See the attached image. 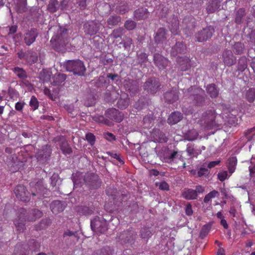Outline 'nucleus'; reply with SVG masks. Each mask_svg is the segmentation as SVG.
Returning a JSON list of instances; mask_svg holds the SVG:
<instances>
[{
    "instance_id": "1",
    "label": "nucleus",
    "mask_w": 255,
    "mask_h": 255,
    "mask_svg": "<svg viewBox=\"0 0 255 255\" xmlns=\"http://www.w3.org/2000/svg\"><path fill=\"white\" fill-rule=\"evenodd\" d=\"M54 34L51 38L50 42L53 48L58 51H61L69 42L70 37L68 34V29L60 25L54 27Z\"/></svg>"
},
{
    "instance_id": "2",
    "label": "nucleus",
    "mask_w": 255,
    "mask_h": 255,
    "mask_svg": "<svg viewBox=\"0 0 255 255\" xmlns=\"http://www.w3.org/2000/svg\"><path fill=\"white\" fill-rule=\"evenodd\" d=\"M106 208H101V210L97 211L99 216L91 221V227L92 230L97 234H104L108 230L107 221L111 220V216Z\"/></svg>"
},
{
    "instance_id": "3",
    "label": "nucleus",
    "mask_w": 255,
    "mask_h": 255,
    "mask_svg": "<svg viewBox=\"0 0 255 255\" xmlns=\"http://www.w3.org/2000/svg\"><path fill=\"white\" fill-rule=\"evenodd\" d=\"M73 182L76 188L81 186L83 182L91 189H97L100 186L98 175L93 173L88 172L83 175L82 173L77 172L73 177Z\"/></svg>"
},
{
    "instance_id": "4",
    "label": "nucleus",
    "mask_w": 255,
    "mask_h": 255,
    "mask_svg": "<svg viewBox=\"0 0 255 255\" xmlns=\"http://www.w3.org/2000/svg\"><path fill=\"white\" fill-rule=\"evenodd\" d=\"M186 96H189L193 100L194 104L199 107L204 106L206 99L204 91L201 88L191 87L187 90Z\"/></svg>"
},
{
    "instance_id": "5",
    "label": "nucleus",
    "mask_w": 255,
    "mask_h": 255,
    "mask_svg": "<svg viewBox=\"0 0 255 255\" xmlns=\"http://www.w3.org/2000/svg\"><path fill=\"white\" fill-rule=\"evenodd\" d=\"M64 67L67 71L78 76H84L86 70L84 62L79 59L68 60L64 63Z\"/></svg>"
},
{
    "instance_id": "6",
    "label": "nucleus",
    "mask_w": 255,
    "mask_h": 255,
    "mask_svg": "<svg viewBox=\"0 0 255 255\" xmlns=\"http://www.w3.org/2000/svg\"><path fill=\"white\" fill-rule=\"evenodd\" d=\"M18 212L20 214L18 216L19 220H27L30 222H33L36 219L41 217L42 216V212L37 208H34L32 210V212L30 214H26V211L25 208H19Z\"/></svg>"
},
{
    "instance_id": "7",
    "label": "nucleus",
    "mask_w": 255,
    "mask_h": 255,
    "mask_svg": "<svg viewBox=\"0 0 255 255\" xmlns=\"http://www.w3.org/2000/svg\"><path fill=\"white\" fill-rule=\"evenodd\" d=\"M160 86L158 79L151 77L148 78L144 83L143 89L148 93L154 95L160 90Z\"/></svg>"
},
{
    "instance_id": "8",
    "label": "nucleus",
    "mask_w": 255,
    "mask_h": 255,
    "mask_svg": "<svg viewBox=\"0 0 255 255\" xmlns=\"http://www.w3.org/2000/svg\"><path fill=\"white\" fill-rule=\"evenodd\" d=\"M217 114L213 109L207 110L202 115V120L207 128L212 129L216 127L218 124L215 121Z\"/></svg>"
},
{
    "instance_id": "9",
    "label": "nucleus",
    "mask_w": 255,
    "mask_h": 255,
    "mask_svg": "<svg viewBox=\"0 0 255 255\" xmlns=\"http://www.w3.org/2000/svg\"><path fill=\"white\" fill-rule=\"evenodd\" d=\"M136 236L135 232L131 228L124 231L119 236V242L121 244H132L133 243Z\"/></svg>"
},
{
    "instance_id": "10",
    "label": "nucleus",
    "mask_w": 255,
    "mask_h": 255,
    "mask_svg": "<svg viewBox=\"0 0 255 255\" xmlns=\"http://www.w3.org/2000/svg\"><path fill=\"white\" fill-rule=\"evenodd\" d=\"M214 31V28L213 26H207L196 33L195 38L198 42L205 41L212 37Z\"/></svg>"
},
{
    "instance_id": "11",
    "label": "nucleus",
    "mask_w": 255,
    "mask_h": 255,
    "mask_svg": "<svg viewBox=\"0 0 255 255\" xmlns=\"http://www.w3.org/2000/svg\"><path fill=\"white\" fill-rule=\"evenodd\" d=\"M153 62L159 70L162 71L166 69L170 64V61L166 57L159 53L153 55Z\"/></svg>"
},
{
    "instance_id": "12",
    "label": "nucleus",
    "mask_w": 255,
    "mask_h": 255,
    "mask_svg": "<svg viewBox=\"0 0 255 255\" xmlns=\"http://www.w3.org/2000/svg\"><path fill=\"white\" fill-rule=\"evenodd\" d=\"M14 192L16 197L19 200L24 202H26L29 201L30 194L24 186L22 185H18L16 186L14 189Z\"/></svg>"
},
{
    "instance_id": "13",
    "label": "nucleus",
    "mask_w": 255,
    "mask_h": 255,
    "mask_svg": "<svg viewBox=\"0 0 255 255\" xmlns=\"http://www.w3.org/2000/svg\"><path fill=\"white\" fill-rule=\"evenodd\" d=\"M105 116L109 120L117 123H120L123 120V115L115 108H110L105 111Z\"/></svg>"
},
{
    "instance_id": "14",
    "label": "nucleus",
    "mask_w": 255,
    "mask_h": 255,
    "mask_svg": "<svg viewBox=\"0 0 255 255\" xmlns=\"http://www.w3.org/2000/svg\"><path fill=\"white\" fill-rule=\"evenodd\" d=\"M38 35L37 30L36 28H31L23 34V41L27 46H30L35 42Z\"/></svg>"
},
{
    "instance_id": "15",
    "label": "nucleus",
    "mask_w": 255,
    "mask_h": 255,
    "mask_svg": "<svg viewBox=\"0 0 255 255\" xmlns=\"http://www.w3.org/2000/svg\"><path fill=\"white\" fill-rule=\"evenodd\" d=\"M176 61L178 65V68L181 71H186L191 67V60L187 56H178Z\"/></svg>"
},
{
    "instance_id": "16",
    "label": "nucleus",
    "mask_w": 255,
    "mask_h": 255,
    "mask_svg": "<svg viewBox=\"0 0 255 255\" xmlns=\"http://www.w3.org/2000/svg\"><path fill=\"white\" fill-rule=\"evenodd\" d=\"M186 46L182 42H177L172 47L170 54L172 57L179 56V54H185L186 52Z\"/></svg>"
},
{
    "instance_id": "17",
    "label": "nucleus",
    "mask_w": 255,
    "mask_h": 255,
    "mask_svg": "<svg viewBox=\"0 0 255 255\" xmlns=\"http://www.w3.org/2000/svg\"><path fill=\"white\" fill-rule=\"evenodd\" d=\"M52 152L51 146L48 144L43 146L35 154L36 158L40 160L43 159H46L50 156Z\"/></svg>"
},
{
    "instance_id": "18",
    "label": "nucleus",
    "mask_w": 255,
    "mask_h": 255,
    "mask_svg": "<svg viewBox=\"0 0 255 255\" xmlns=\"http://www.w3.org/2000/svg\"><path fill=\"white\" fill-rule=\"evenodd\" d=\"M167 37V32L164 28L161 27L157 29L154 37L155 42L157 44H162L165 42Z\"/></svg>"
},
{
    "instance_id": "19",
    "label": "nucleus",
    "mask_w": 255,
    "mask_h": 255,
    "mask_svg": "<svg viewBox=\"0 0 255 255\" xmlns=\"http://www.w3.org/2000/svg\"><path fill=\"white\" fill-rule=\"evenodd\" d=\"M224 63L228 66H231L236 63V58L230 50H225L223 53Z\"/></svg>"
},
{
    "instance_id": "20",
    "label": "nucleus",
    "mask_w": 255,
    "mask_h": 255,
    "mask_svg": "<svg viewBox=\"0 0 255 255\" xmlns=\"http://www.w3.org/2000/svg\"><path fill=\"white\" fill-rule=\"evenodd\" d=\"M100 24L95 21H92L85 24V31L90 35L96 34L100 30Z\"/></svg>"
},
{
    "instance_id": "21",
    "label": "nucleus",
    "mask_w": 255,
    "mask_h": 255,
    "mask_svg": "<svg viewBox=\"0 0 255 255\" xmlns=\"http://www.w3.org/2000/svg\"><path fill=\"white\" fill-rule=\"evenodd\" d=\"M165 102L168 103H173L179 99L178 91L176 88H172L170 91L164 94Z\"/></svg>"
},
{
    "instance_id": "22",
    "label": "nucleus",
    "mask_w": 255,
    "mask_h": 255,
    "mask_svg": "<svg viewBox=\"0 0 255 255\" xmlns=\"http://www.w3.org/2000/svg\"><path fill=\"white\" fill-rule=\"evenodd\" d=\"M149 12L147 8L141 7L134 12V18L137 20H143L148 16Z\"/></svg>"
},
{
    "instance_id": "23",
    "label": "nucleus",
    "mask_w": 255,
    "mask_h": 255,
    "mask_svg": "<svg viewBox=\"0 0 255 255\" xmlns=\"http://www.w3.org/2000/svg\"><path fill=\"white\" fill-rule=\"evenodd\" d=\"M27 246H24L23 244L21 243H17L11 255H28L29 251L26 249Z\"/></svg>"
},
{
    "instance_id": "24",
    "label": "nucleus",
    "mask_w": 255,
    "mask_h": 255,
    "mask_svg": "<svg viewBox=\"0 0 255 255\" xmlns=\"http://www.w3.org/2000/svg\"><path fill=\"white\" fill-rule=\"evenodd\" d=\"M66 79V75L64 74L58 73L55 74L52 78L51 84L53 86H59L64 84Z\"/></svg>"
},
{
    "instance_id": "25",
    "label": "nucleus",
    "mask_w": 255,
    "mask_h": 255,
    "mask_svg": "<svg viewBox=\"0 0 255 255\" xmlns=\"http://www.w3.org/2000/svg\"><path fill=\"white\" fill-rule=\"evenodd\" d=\"M182 119V115L179 112L172 113L167 119V123L171 125H175Z\"/></svg>"
},
{
    "instance_id": "26",
    "label": "nucleus",
    "mask_w": 255,
    "mask_h": 255,
    "mask_svg": "<svg viewBox=\"0 0 255 255\" xmlns=\"http://www.w3.org/2000/svg\"><path fill=\"white\" fill-rule=\"evenodd\" d=\"M182 196L187 200H194L197 198L196 192L194 189L191 188H185L182 191Z\"/></svg>"
},
{
    "instance_id": "27",
    "label": "nucleus",
    "mask_w": 255,
    "mask_h": 255,
    "mask_svg": "<svg viewBox=\"0 0 255 255\" xmlns=\"http://www.w3.org/2000/svg\"><path fill=\"white\" fill-rule=\"evenodd\" d=\"M237 161V158L235 156H232L228 158L227 162V167L231 174L235 172L236 168Z\"/></svg>"
},
{
    "instance_id": "28",
    "label": "nucleus",
    "mask_w": 255,
    "mask_h": 255,
    "mask_svg": "<svg viewBox=\"0 0 255 255\" xmlns=\"http://www.w3.org/2000/svg\"><path fill=\"white\" fill-rule=\"evenodd\" d=\"M24 246H27L26 249L28 251L38 252L40 250V244L39 242L34 239L29 240L27 244H23Z\"/></svg>"
},
{
    "instance_id": "29",
    "label": "nucleus",
    "mask_w": 255,
    "mask_h": 255,
    "mask_svg": "<svg viewBox=\"0 0 255 255\" xmlns=\"http://www.w3.org/2000/svg\"><path fill=\"white\" fill-rule=\"evenodd\" d=\"M206 90L207 93L212 98H216L219 95V89L215 84L208 85L206 87Z\"/></svg>"
},
{
    "instance_id": "30",
    "label": "nucleus",
    "mask_w": 255,
    "mask_h": 255,
    "mask_svg": "<svg viewBox=\"0 0 255 255\" xmlns=\"http://www.w3.org/2000/svg\"><path fill=\"white\" fill-rule=\"evenodd\" d=\"M38 60L37 54L32 50L27 51V55L26 58V62L29 64L32 65L36 63Z\"/></svg>"
},
{
    "instance_id": "31",
    "label": "nucleus",
    "mask_w": 255,
    "mask_h": 255,
    "mask_svg": "<svg viewBox=\"0 0 255 255\" xmlns=\"http://www.w3.org/2000/svg\"><path fill=\"white\" fill-rule=\"evenodd\" d=\"M220 196V193L215 190H212L205 196L203 201L207 204H211L213 199L215 198H218Z\"/></svg>"
},
{
    "instance_id": "32",
    "label": "nucleus",
    "mask_w": 255,
    "mask_h": 255,
    "mask_svg": "<svg viewBox=\"0 0 255 255\" xmlns=\"http://www.w3.org/2000/svg\"><path fill=\"white\" fill-rule=\"evenodd\" d=\"M171 32L174 35H177L179 32V21L177 17H173L168 26Z\"/></svg>"
},
{
    "instance_id": "33",
    "label": "nucleus",
    "mask_w": 255,
    "mask_h": 255,
    "mask_svg": "<svg viewBox=\"0 0 255 255\" xmlns=\"http://www.w3.org/2000/svg\"><path fill=\"white\" fill-rule=\"evenodd\" d=\"M233 113H231L230 111H229L228 110H225L222 113V115L223 117H225L227 119H228L227 122L228 123H230L233 122L234 123H235L236 121V113L237 112L235 111H232Z\"/></svg>"
},
{
    "instance_id": "34",
    "label": "nucleus",
    "mask_w": 255,
    "mask_h": 255,
    "mask_svg": "<svg viewBox=\"0 0 255 255\" xmlns=\"http://www.w3.org/2000/svg\"><path fill=\"white\" fill-rule=\"evenodd\" d=\"M220 0H212L207 7L208 13H213L220 6Z\"/></svg>"
},
{
    "instance_id": "35",
    "label": "nucleus",
    "mask_w": 255,
    "mask_h": 255,
    "mask_svg": "<svg viewBox=\"0 0 255 255\" xmlns=\"http://www.w3.org/2000/svg\"><path fill=\"white\" fill-rule=\"evenodd\" d=\"M152 235V231H151L149 227H144L140 230V236L142 239L146 241H147Z\"/></svg>"
},
{
    "instance_id": "36",
    "label": "nucleus",
    "mask_w": 255,
    "mask_h": 255,
    "mask_svg": "<svg viewBox=\"0 0 255 255\" xmlns=\"http://www.w3.org/2000/svg\"><path fill=\"white\" fill-rule=\"evenodd\" d=\"M12 71L19 79H25L27 78L26 72L22 68L15 67Z\"/></svg>"
},
{
    "instance_id": "37",
    "label": "nucleus",
    "mask_w": 255,
    "mask_h": 255,
    "mask_svg": "<svg viewBox=\"0 0 255 255\" xmlns=\"http://www.w3.org/2000/svg\"><path fill=\"white\" fill-rule=\"evenodd\" d=\"M129 104V99L128 97V95H127L126 98H121L118 100L117 106L119 108L124 110L126 109L128 106Z\"/></svg>"
},
{
    "instance_id": "38",
    "label": "nucleus",
    "mask_w": 255,
    "mask_h": 255,
    "mask_svg": "<svg viewBox=\"0 0 255 255\" xmlns=\"http://www.w3.org/2000/svg\"><path fill=\"white\" fill-rule=\"evenodd\" d=\"M121 21V16L114 14L109 17L107 19V23L109 25L116 26L119 24Z\"/></svg>"
},
{
    "instance_id": "39",
    "label": "nucleus",
    "mask_w": 255,
    "mask_h": 255,
    "mask_svg": "<svg viewBox=\"0 0 255 255\" xmlns=\"http://www.w3.org/2000/svg\"><path fill=\"white\" fill-rule=\"evenodd\" d=\"M94 120L97 123H101L107 126H111L113 125L112 122L108 119L106 118L104 116H95Z\"/></svg>"
},
{
    "instance_id": "40",
    "label": "nucleus",
    "mask_w": 255,
    "mask_h": 255,
    "mask_svg": "<svg viewBox=\"0 0 255 255\" xmlns=\"http://www.w3.org/2000/svg\"><path fill=\"white\" fill-rule=\"evenodd\" d=\"M59 4L57 0H50L47 6V9L50 12H56L59 8Z\"/></svg>"
},
{
    "instance_id": "41",
    "label": "nucleus",
    "mask_w": 255,
    "mask_h": 255,
    "mask_svg": "<svg viewBox=\"0 0 255 255\" xmlns=\"http://www.w3.org/2000/svg\"><path fill=\"white\" fill-rule=\"evenodd\" d=\"M60 147L62 152L65 154H70L72 152V149L66 140L61 142Z\"/></svg>"
},
{
    "instance_id": "42",
    "label": "nucleus",
    "mask_w": 255,
    "mask_h": 255,
    "mask_svg": "<svg viewBox=\"0 0 255 255\" xmlns=\"http://www.w3.org/2000/svg\"><path fill=\"white\" fill-rule=\"evenodd\" d=\"M245 49L244 44L242 42H236L234 45L232 49L235 54L239 55L243 53Z\"/></svg>"
},
{
    "instance_id": "43",
    "label": "nucleus",
    "mask_w": 255,
    "mask_h": 255,
    "mask_svg": "<svg viewBox=\"0 0 255 255\" xmlns=\"http://www.w3.org/2000/svg\"><path fill=\"white\" fill-rule=\"evenodd\" d=\"M137 61L139 64L142 65L148 61V54L145 52H137Z\"/></svg>"
},
{
    "instance_id": "44",
    "label": "nucleus",
    "mask_w": 255,
    "mask_h": 255,
    "mask_svg": "<svg viewBox=\"0 0 255 255\" xmlns=\"http://www.w3.org/2000/svg\"><path fill=\"white\" fill-rule=\"evenodd\" d=\"M178 154V151L173 150L170 153H169V155H164L163 157V161L164 162L168 163H172L174 159L176 157Z\"/></svg>"
},
{
    "instance_id": "45",
    "label": "nucleus",
    "mask_w": 255,
    "mask_h": 255,
    "mask_svg": "<svg viewBox=\"0 0 255 255\" xmlns=\"http://www.w3.org/2000/svg\"><path fill=\"white\" fill-rule=\"evenodd\" d=\"M247 67V59L245 56L241 57L238 62V69L241 71H244Z\"/></svg>"
},
{
    "instance_id": "46",
    "label": "nucleus",
    "mask_w": 255,
    "mask_h": 255,
    "mask_svg": "<svg viewBox=\"0 0 255 255\" xmlns=\"http://www.w3.org/2000/svg\"><path fill=\"white\" fill-rule=\"evenodd\" d=\"M245 15V10L244 8H240L237 11L235 17V22L238 23H241L243 17Z\"/></svg>"
},
{
    "instance_id": "47",
    "label": "nucleus",
    "mask_w": 255,
    "mask_h": 255,
    "mask_svg": "<svg viewBox=\"0 0 255 255\" xmlns=\"http://www.w3.org/2000/svg\"><path fill=\"white\" fill-rule=\"evenodd\" d=\"M7 94L9 98L13 100H16L19 96L18 92L11 87H9L8 89Z\"/></svg>"
},
{
    "instance_id": "48",
    "label": "nucleus",
    "mask_w": 255,
    "mask_h": 255,
    "mask_svg": "<svg viewBox=\"0 0 255 255\" xmlns=\"http://www.w3.org/2000/svg\"><path fill=\"white\" fill-rule=\"evenodd\" d=\"M246 97L248 101L250 103L253 102L255 99V89H250L246 93Z\"/></svg>"
},
{
    "instance_id": "49",
    "label": "nucleus",
    "mask_w": 255,
    "mask_h": 255,
    "mask_svg": "<svg viewBox=\"0 0 255 255\" xmlns=\"http://www.w3.org/2000/svg\"><path fill=\"white\" fill-rule=\"evenodd\" d=\"M186 152L190 157H197L198 153L192 144H188L186 148Z\"/></svg>"
},
{
    "instance_id": "50",
    "label": "nucleus",
    "mask_w": 255,
    "mask_h": 255,
    "mask_svg": "<svg viewBox=\"0 0 255 255\" xmlns=\"http://www.w3.org/2000/svg\"><path fill=\"white\" fill-rule=\"evenodd\" d=\"M198 133L195 130H190L186 134V138L188 140L193 141L197 138Z\"/></svg>"
},
{
    "instance_id": "51",
    "label": "nucleus",
    "mask_w": 255,
    "mask_h": 255,
    "mask_svg": "<svg viewBox=\"0 0 255 255\" xmlns=\"http://www.w3.org/2000/svg\"><path fill=\"white\" fill-rule=\"evenodd\" d=\"M36 189L35 192L32 191L31 194L33 196H41L42 194V190L43 189L42 185H41V182H37L35 185V187Z\"/></svg>"
},
{
    "instance_id": "52",
    "label": "nucleus",
    "mask_w": 255,
    "mask_h": 255,
    "mask_svg": "<svg viewBox=\"0 0 255 255\" xmlns=\"http://www.w3.org/2000/svg\"><path fill=\"white\" fill-rule=\"evenodd\" d=\"M29 106L33 111H35L38 108L39 102L35 96H33L31 97L29 102Z\"/></svg>"
},
{
    "instance_id": "53",
    "label": "nucleus",
    "mask_w": 255,
    "mask_h": 255,
    "mask_svg": "<svg viewBox=\"0 0 255 255\" xmlns=\"http://www.w3.org/2000/svg\"><path fill=\"white\" fill-rule=\"evenodd\" d=\"M124 26L128 30H132L136 26V23L132 20H127L124 24Z\"/></svg>"
},
{
    "instance_id": "54",
    "label": "nucleus",
    "mask_w": 255,
    "mask_h": 255,
    "mask_svg": "<svg viewBox=\"0 0 255 255\" xmlns=\"http://www.w3.org/2000/svg\"><path fill=\"white\" fill-rule=\"evenodd\" d=\"M122 43L125 48L128 50H129L132 44V40L129 37H126L123 39Z\"/></svg>"
},
{
    "instance_id": "55",
    "label": "nucleus",
    "mask_w": 255,
    "mask_h": 255,
    "mask_svg": "<svg viewBox=\"0 0 255 255\" xmlns=\"http://www.w3.org/2000/svg\"><path fill=\"white\" fill-rule=\"evenodd\" d=\"M101 251L103 252V255H114V250L112 247L105 246L101 249Z\"/></svg>"
},
{
    "instance_id": "56",
    "label": "nucleus",
    "mask_w": 255,
    "mask_h": 255,
    "mask_svg": "<svg viewBox=\"0 0 255 255\" xmlns=\"http://www.w3.org/2000/svg\"><path fill=\"white\" fill-rule=\"evenodd\" d=\"M255 135V128H253L247 130L245 133V136L247 138L248 141H251L253 136Z\"/></svg>"
},
{
    "instance_id": "57",
    "label": "nucleus",
    "mask_w": 255,
    "mask_h": 255,
    "mask_svg": "<svg viewBox=\"0 0 255 255\" xmlns=\"http://www.w3.org/2000/svg\"><path fill=\"white\" fill-rule=\"evenodd\" d=\"M106 154H108V155H110L112 158L118 160L121 164H124L125 163L124 160L122 159L120 157V155L117 154V153L114 151H107L106 152Z\"/></svg>"
},
{
    "instance_id": "58",
    "label": "nucleus",
    "mask_w": 255,
    "mask_h": 255,
    "mask_svg": "<svg viewBox=\"0 0 255 255\" xmlns=\"http://www.w3.org/2000/svg\"><path fill=\"white\" fill-rule=\"evenodd\" d=\"M80 210L77 211L80 213L85 216H90L94 213L93 208H79Z\"/></svg>"
},
{
    "instance_id": "59",
    "label": "nucleus",
    "mask_w": 255,
    "mask_h": 255,
    "mask_svg": "<svg viewBox=\"0 0 255 255\" xmlns=\"http://www.w3.org/2000/svg\"><path fill=\"white\" fill-rule=\"evenodd\" d=\"M156 185L158 186L160 190L165 191H168L169 190V185L164 181L158 183L156 182Z\"/></svg>"
},
{
    "instance_id": "60",
    "label": "nucleus",
    "mask_w": 255,
    "mask_h": 255,
    "mask_svg": "<svg viewBox=\"0 0 255 255\" xmlns=\"http://www.w3.org/2000/svg\"><path fill=\"white\" fill-rule=\"evenodd\" d=\"M123 29L121 27L115 29L113 31L111 35L115 39L121 37L123 34Z\"/></svg>"
},
{
    "instance_id": "61",
    "label": "nucleus",
    "mask_w": 255,
    "mask_h": 255,
    "mask_svg": "<svg viewBox=\"0 0 255 255\" xmlns=\"http://www.w3.org/2000/svg\"><path fill=\"white\" fill-rule=\"evenodd\" d=\"M66 206L65 201L54 200L52 202L51 207H66Z\"/></svg>"
},
{
    "instance_id": "62",
    "label": "nucleus",
    "mask_w": 255,
    "mask_h": 255,
    "mask_svg": "<svg viewBox=\"0 0 255 255\" xmlns=\"http://www.w3.org/2000/svg\"><path fill=\"white\" fill-rule=\"evenodd\" d=\"M86 139L91 145L94 144L96 140V137L93 133H92L91 132L87 133L86 135Z\"/></svg>"
},
{
    "instance_id": "63",
    "label": "nucleus",
    "mask_w": 255,
    "mask_h": 255,
    "mask_svg": "<svg viewBox=\"0 0 255 255\" xmlns=\"http://www.w3.org/2000/svg\"><path fill=\"white\" fill-rule=\"evenodd\" d=\"M210 173L209 170L205 168H200L197 172L198 177H201L202 176L207 177Z\"/></svg>"
},
{
    "instance_id": "64",
    "label": "nucleus",
    "mask_w": 255,
    "mask_h": 255,
    "mask_svg": "<svg viewBox=\"0 0 255 255\" xmlns=\"http://www.w3.org/2000/svg\"><path fill=\"white\" fill-rule=\"evenodd\" d=\"M88 0H76V3L81 10L86 9L87 5Z\"/></svg>"
}]
</instances>
